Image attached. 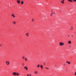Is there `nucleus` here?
I'll return each instance as SVG.
<instances>
[{
    "instance_id": "1",
    "label": "nucleus",
    "mask_w": 76,
    "mask_h": 76,
    "mask_svg": "<svg viewBox=\"0 0 76 76\" xmlns=\"http://www.w3.org/2000/svg\"><path fill=\"white\" fill-rule=\"evenodd\" d=\"M59 44L60 46H63V45H64V43H63V42H60L59 43Z\"/></svg>"
},
{
    "instance_id": "2",
    "label": "nucleus",
    "mask_w": 76,
    "mask_h": 76,
    "mask_svg": "<svg viewBox=\"0 0 76 76\" xmlns=\"http://www.w3.org/2000/svg\"><path fill=\"white\" fill-rule=\"evenodd\" d=\"M11 16L13 17V18H15V15H14V13H13L11 15Z\"/></svg>"
},
{
    "instance_id": "3",
    "label": "nucleus",
    "mask_w": 76,
    "mask_h": 76,
    "mask_svg": "<svg viewBox=\"0 0 76 76\" xmlns=\"http://www.w3.org/2000/svg\"><path fill=\"white\" fill-rule=\"evenodd\" d=\"M6 64H7V65H9L10 64V63L9 62V61H7L6 62Z\"/></svg>"
},
{
    "instance_id": "4",
    "label": "nucleus",
    "mask_w": 76,
    "mask_h": 76,
    "mask_svg": "<svg viewBox=\"0 0 76 76\" xmlns=\"http://www.w3.org/2000/svg\"><path fill=\"white\" fill-rule=\"evenodd\" d=\"M13 75H14V76H16V72H13L12 73Z\"/></svg>"
},
{
    "instance_id": "5",
    "label": "nucleus",
    "mask_w": 76,
    "mask_h": 76,
    "mask_svg": "<svg viewBox=\"0 0 76 76\" xmlns=\"http://www.w3.org/2000/svg\"><path fill=\"white\" fill-rule=\"evenodd\" d=\"M17 1L18 4H19L20 3V1L19 0H17Z\"/></svg>"
},
{
    "instance_id": "6",
    "label": "nucleus",
    "mask_w": 76,
    "mask_h": 76,
    "mask_svg": "<svg viewBox=\"0 0 76 76\" xmlns=\"http://www.w3.org/2000/svg\"><path fill=\"white\" fill-rule=\"evenodd\" d=\"M24 69H26V70H28V68L27 67V66H25L24 67Z\"/></svg>"
},
{
    "instance_id": "7",
    "label": "nucleus",
    "mask_w": 76,
    "mask_h": 76,
    "mask_svg": "<svg viewBox=\"0 0 76 76\" xmlns=\"http://www.w3.org/2000/svg\"><path fill=\"white\" fill-rule=\"evenodd\" d=\"M66 63H68V64H70V61H66Z\"/></svg>"
},
{
    "instance_id": "8",
    "label": "nucleus",
    "mask_w": 76,
    "mask_h": 76,
    "mask_svg": "<svg viewBox=\"0 0 76 76\" xmlns=\"http://www.w3.org/2000/svg\"><path fill=\"white\" fill-rule=\"evenodd\" d=\"M40 67L41 68V69H43V66L42 65H40Z\"/></svg>"
},
{
    "instance_id": "9",
    "label": "nucleus",
    "mask_w": 76,
    "mask_h": 76,
    "mask_svg": "<svg viewBox=\"0 0 76 76\" xmlns=\"http://www.w3.org/2000/svg\"><path fill=\"white\" fill-rule=\"evenodd\" d=\"M13 23L14 25H16V22L15 21H13Z\"/></svg>"
},
{
    "instance_id": "10",
    "label": "nucleus",
    "mask_w": 76,
    "mask_h": 76,
    "mask_svg": "<svg viewBox=\"0 0 76 76\" xmlns=\"http://www.w3.org/2000/svg\"><path fill=\"white\" fill-rule=\"evenodd\" d=\"M68 43L69 44H71V41H69L68 42Z\"/></svg>"
},
{
    "instance_id": "11",
    "label": "nucleus",
    "mask_w": 76,
    "mask_h": 76,
    "mask_svg": "<svg viewBox=\"0 0 76 76\" xmlns=\"http://www.w3.org/2000/svg\"><path fill=\"white\" fill-rule=\"evenodd\" d=\"M16 75L17 76H19V74L18 72L16 73Z\"/></svg>"
},
{
    "instance_id": "12",
    "label": "nucleus",
    "mask_w": 76,
    "mask_h": 76,
    "mask_svg": "<svg viewBox=\"0 0 76 76\" xmlns=\"http://www.w3.org/2000/svg\"><path fill=\"white\" fill-rule=\"evenodd\" d=\"M34 73H35V74H37V73H38V71H35L34 72Z\"/></svg>"
},
{
    "instance_id": "13",
    "label": "nucleus",
    "mask_w": 76,
    "mask_h": 76,
    "mask_svg": "<svg viewBox=\"0 0 76 76\" xmlns=\"http://www.w3.org/2000/svg\"><path fill=\"white\" fill-rule=\"evenodd\" d=\"M28 34H29V33H28L26 34V35L27 36V37H29V35H28Z\"/></svg>"
},
{
    "instance_id": "14",
    "label": "nucleus",
    "mask_w": 76,
    "mask_h": 76,
    "mask_svg": "<svg viewBox=\"0 0 76 76\" xmlns=\"http://www.w3.org/2000/svg\"><path fill=\"white\" fill-rule=\"evenodd\" d=\"M21 4H23V1H22L21 2Z\"/></svg>"
},
{
    "instance_id": "15",
    "label": "nucleus",
    "mask_w": 76,
    "mask_h": 76,
    "mask_svg": "<svg viewBox=\"0 0 76 76\" xmlns=\"http://www.w3.org/2000/svg\"><path fill=\"white\" fill-rule=\"evenodd\" d=\"M61 2L62 3V4H64V1H61Z\"/></svg>"
},
{
    "instance_id": "16",
    "label": "nucleus",
    "mask_w": 76,
    "mask_h": 76,
    "mask_svg": "<svg viewBox=\"0 0 76 76\" xmlns=\"http://www.w3.org/2000/svg\"><path fill=\"white\" fill-rule=\"evenodd\" d=\"M53 13H51V15H50V16H53Z\"/></svg>"
},
{
    "instance_id": "17",
    "label": "nucleus",
    "mask_w": 76,
    "mask_h": 76,
    "mask_svg": "<svg viewBox=\"0 0 76 76\" xmlns=\"http://www.w3.org/2000/svg\"><path fill=\"white\" fill-rule=\"evenodd\" d=\"M25 61H27V60H28V59H27V58H25Z\"/></svg>"
},
{
    "instance_id": "18",
    "label": "nucleus",
    "mask_w": 76,
    "mask_h": 76,
    "mask_svg": "<svg viewBox=\"0 0 76 76\" xmlns=\"http://www.w3.org/2000/svg\"><path fill=\"white\" fill-rule=\"evenodd\" d=\"M40 66V65H39V64H38L37 66V67H38V68Z\"/></svg>"
},
{
    "instance_id": "19",
    "label": "nucleus",
    "mask_w": 76,
    "mask_h": 76,
    "mask_svg": "<svg viewBox=\"0 0 76 76\" xmlns=\"http://www.w3.org/2000/svg\"><path fill=\"white\" fill-rule=\"evenodd\" d=\"M45 69H49V68H47L46 67H45Z\"/></svg>"
},
{
    "instance_id": "20",
    "label": "nucleus",
    "mask_w": 76,
    "mask_h": 76,
    "mask_svg": "<svg viewBox=\"0 0 76 76\" xmlns=\"http://www.w3.org/2000/svg\"><path fill=\"white\" fill-rule=\"evenodd\" d=\"M71 29H73V27L72 26L71 27Z\"/></svg>"
},
{
    "instance_id": "21",
    "label": "nucleus",
    "mask_w": 76,
    "mask_h": 76,
    "mask_svg": "<svg viewBox=\"0 0 76 76\" xmlns=\"http://www.w3.org/2000/svg\"><path fill=\"white\" fill-rule=\"evenodd\" d=\"M70 1L71 2H72L73 1H72V0H70Z\"/></svg>"
},
{
    "instance_id": "22",
    "label": "nucleus",
    "mask_w": 76,
    "mask_h": 76,
    "mask_svg": "<svg viewBox=\"0 0 76 76\" xmlns=\"http://www.w3.org/2000/svg\"><path fill=\"white\" fill-rule=\"evenodd\" d=\"M34 19H32V21L33 22L34 21Z\"/></svg>"
},
{
    "instance_id": "23",
    "label": "nucleus",
    "mask_w": 76,
    "mask_h": 76,
    "mask_svg": "<svg viewBox=\"0 0 76 76\" xmlns=\"http://www.w3.org/2000/svg\"><path fill=\"white\" fill-rule=\"evenodd\" d=\"M22 58H25V57L24 56H23Z\"/></svg>"
},
{
    "instance_id": "24",
    "label": "nucleus",
    "mask_w": 76,
    "mask_h": 76,
    "mask_svg": "<svg viewBox=\"0 0 76 76\" xmlns=\"http://www.w3.org/2000/svg\"><path fill=\"white\" fill-rule=\"evenodd\" d=\"M75 75L76 76V72H75Z\"/></svg>"
},
{
    "instance_id": "25",
    "label": "nucleus",
    "mask_w": 76,
    "mask_h": 76,
    "mask_svg": "<svg viewBox=\"0 0 76 76\" xmlns=\"http://www.w3.org/2000/svg\"><path fill=\"white\" fill-rule=\"evenodd\" d=\"M73 1H76V0H73Z\"/></svg>"
},
{
    "instance_id": "26",
    "label": "nucleus",
    "mask_w": 76,
    "mask_h": 76,
    "mask_svg": "<svg viewBox=\"0 0 76 76\" xmlns=\"http://www.w3.org/2000/svg\"><path fill=\"white\" fill-rule=\"evenodd\" d=\"M68 1H70V0H68Z\"/></svg>"
},
{
    "instance_id": "27",
    "label": "nucleus",
    "mask_w": 76,
    "mask_h": 76,
    "mask_svg": "<svg viewBox=\"0 0 76 76\" xmlns=\"http://www.w3.org/2000/svg\"><path fill=\"white\" fill-rule=\"evenodd\" d=\"M55 67H57V65H55Z\"/></svg>"
},
{
    "instance_id": "28",
    "label": "nucleus",
    "mask_w": 76,
    "mask_h": 76,
    "mask_svg": "<svg viewBox=\"0 0 76 76\" xmlns=\"http://www.w3.org/2000/svg\"><path fill=\"white\" fill-rule=\"evenodd\" d=\"M1 45L0 44V47H1Z\"/></svg>"
},
{
    "instance_id": "29",
    "label": "nucleus",
    "mask_w": 76,
    "mask_h": 76,
    "mask_svg": "<svg viewBox=\"0 0 76 76\" xmlns=\"http://www.w3.org/2000/svg\"><path fill=\"white\" fill-rule=\"evenodd\" d=\"M59 12H61V11L60 10H59Z\"/></svg>"
},
{
    "instance_id": "30",
    "label": "nucleus",
    "mask_w": 76,
    "mask_h": 76,
    "mask_svg": "<svg viewBox=\"0 0 76 76\" xmlns=\"http://www.w3.org/2000/svg\"><path fill=\"white\" fill-rule=\"evenodd\" d=\"M44 65H45V63H44Z\"/></svg>"
},
{
    "instance_id": "31",
    "label": "nucleus",
    "mask_w": 76,
    "mask_h": 76,
    "mask_svg": "<svg viewBox=\"0 0 76 76\" xmlns=\"http://www.w3.org/2000/svg\"><path fill=\"white\" fill-rule=\"evenodd\" d=\"M53 13H54V14H55V13H54V12H53Z\"/></svg>"
},
{
    "instance_id": "32",
    "label": "nucleus",
    "mask_w": 76,
    "mask_h": 76,
    "mask_svg": "<svg viewBox=\"0 0 76 76\" xmlns=\"http://www.w3.org/2000/svg\"><path fill=\"white\" fill-rule=\"evenodd\" d=\"M69 47H71V46H69Z\"/></svg>"
},
{
    "instance_id": "33",
    "label": "nucleus",
    "mask_w": 76,
    "mask_h": 76,
    "mask_svg": "<svg viewBox=\"0 0 76 76\" xmlns=\"http://www.w3.org/2000/svg\"><path fill=\"white\" fill-rule=\"evenodd\" d=\"M63 1H64V0H62Z\"/></svg>"
},
{
    "instance_id": "34",
    "label": "nucleus",
    "mask_w": 76,
    "mask_h": 76,
    "mask_svg": "<svg viewBox=\"0 0 76 76\" xmlns=\"http://www.w3.org/2000/svg\"><path fill=\"white\" fill-rule=\"evenodd\" d=\"M29 76H31V74H30V75Z\"/></svg>"
},
{
    "instance_id": "35",
    "label": "nucleus",
    "mask_w": 76,
    "mask_h": 76,
    "mask_svg": "<svg viewBox=\"0 0 76 76\" xmlns=\"http://www.w3.org/2000/svg\"><path fill=\"white\" fill-rule=\"evenodd\" d=\"M70 30H72V29H71Z\"/></svg>"
},
{
    "instance_id": "36",
    "label": "nucleus",
    "mask_w": 76,
    "mask_h": 76,
    "mask_svg": "<svg viewBox=\"0 0 76 76\" xmlns=\"http://www.w3.org/2000/svg\"><path fill=\"white\" fill-rule=\"evenodd\" d=\"M69 36H68V37H69Z\"/></svg>"
},
{
    "instance_id": "37",
    "label": "nucleus",
    "mask_w": 76,
    "mask_h": 76,
    "mask_svg": "<svg viewBox=\"0 0 76 76\" xmlns=\"http://www.w3.org/2000/svg\"><path fill=\"white\" fill-rule=\"evenodd\" d=\"M64 65H65V64H64Z\"/></svg>"
},
{
    "instance_id": "38",
    "label": "nucleus",
    "mask_w": 76,
    "mask_h": 76,
    "mask_svg": "<svg viewBox=\"0 0 76 76\" xmlns=\"http://www.w3.org/2000/svg\"><path fill=\"white\" fill-rule=\"evenodd\" d=\"M72 37H73V36L72 35Z\"/></svg>"
},
{
    "instance_id": "39",
    "label": "nucleus",
    "mask_w": 76,
    "mask_h": 76,
    "mask_svg": "<svg viewBox=\"0 0 76 76\" xmlns=\"http://www.w3.org/2000/svg\"><path fill=\"white\" fill-rule=\"evenodd\" d=\"M53 11H51V12H52Z\"/></svg>"
}]
</instances>
